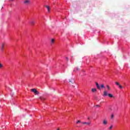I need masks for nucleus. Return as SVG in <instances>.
Listing matches in <instances>:
<instances>
[{
  "label": "nucleus",
  "instance_id": "f257e3e1",
  "mask_svg": "<svg viewBox=\"0 0 130 130\" xmlns=\"http://www.w3.org/2000/svg\"><path fill=\"white\" fill-rule=\"evenodd\" d=\"M23 4L26 6L30 5V0H24V1L23 2Z\"/></svg>",
  "mask_w": 130,
  "mask_h": 130
},
{
  "label": "nucleus",
  "instance_id": "a211bd4d",
  "mask_svg": "<svg viewBox=\"0 0 130 130\" xmlns=\"http://www.w3.org/2000/svg\"><path fill=\"white\" fill-rule=\"evenodd\" d=\"M112 128H113V125H111L110 127H109V129H112Z\"/></svg>",
  "mask_w": 130,
  "mask_h": 130
},
{
  "label": "nucleus",
  "instance_id": "4be33fe9",
  "mask_svg": "<svg viewBox=\"0 0 130 130\" xmlns=\"http://www.w3.org/2000/svg\"><path fill=\"white\" fill-rule=\"evenodd\" d=\"M3 68V64L2 63H0V69H2Z\"/></svg>",
  "mask_w": 130,
  "mask_h": 130
},
{
  "label": "nucleus",
  "instance_id": "0eeeda50",
  "mask_svg": "<svg viewBox=\"0 0 130 130\" xmlns=\"http://www.w3.org/2000/svg\"><path fill=\"white\" fill-rule=\"evenodd\" d=\"M83 124H86L87 125H90V124H91L90 122H82Z\"/></svg>",
  "mask_w": 130,
  "mask_h": 130
},
{
  "label": "nucleus",
  "instance_id": "f8f14e48",
  "mask_svg": "<svg viewBox=\"0 0 130 130\" xmlns=\"http://www.w3.org/2000/svg\"><path fill=\"white\" fill-rule=\"evenodd\" d=\"M39 99H40V100L42 101H44V100H45V99H44V98H43L42 96H40V97H39Z\"/></svg>",
  "mask_w": 130,
  "mask_h": 130
},
{
  "label": "nucleus",
  "instance_id": "dca6fc26",
  "mask_svg": "<svg viewBox=\"0 0 130 130\" xmlns=\"http://www.w3.org/2000/svg\"><path fill=\"white\" fill-rule=\"evenodd\" d=\"M113 117H114V115H113V114H112L111 116V118L112 119H113Z\"/></svg>",
  "mask_w": 130,
  "mask_h": 130
},
{
  "label": "nucleus",
  "instance_id": "c85d7f7f",
  "mask_svg": "<svg viewBox=\"0 0 130 130\" xmlns=\"http://www.w3.org/2000/svg\"><path fill=\"white\" fill-rule=\"evenodd\" d=\"M88 119H90V118H89V117H88Z\"/></svg>",
  "mask_w": 130,
  "mask_h": 130
},
{
  "label": "nucleus",
  "instance_id": "bb28decb",
  "mask_svg": "<svg viewBox=\"0 0 130 130\" xmlns=\"http://www.w3.org/2000/svg\"><path fill=\"white\" fill-rule=\"evenodd\" d=\"M82 72H83V73H84L85 71L83 70Z\"/></svg>",
  "mask_w": 130,
  "mask_h": 130
},
{
  "label": "nucleus",
  "instance_id": "9b49d317",
  "mask_svg": "<svg viewBox=\"0 0 130 130\" xmlns=\"http://www.w3.org/2000/svg\"><path fill=\"white\" fill-rule=\"evenodd\" d=\"M31 91H32V92H33L34 93H36V92L37 91V89L34 88V89H31Z\"/></svg>",
  "mask_w": 130,
  "mask_h": 130
},
{
  "label": "nucleus",
  "instance_id": "6ab92c4d",
  "mask_svg": "<svg viewBox=\"0 0 130 130\" xmlns=\"http://www.w3.org/2000/svg\"><path fill=\"white\" fill-rule=\"evenodd\" d=\"M115 84H116V85H117V86H119V85H120V84H119V83H118V82H115Z\"/></svg>",
  "mask_w": 130,
  "mask_h": 130
},
{
  "label": "nucleus",
  "instance_id": "ddd939ff",
  "mask_svg": "<svg viewBox=\"0 0 130 130\" xmlns=\"http://www.w3.org/2000/svg\"><path fill=\"white\" fill-rule=\"evenodd\" d=\"M53 43H54V39H53L51 40V45H52V44H53Z\"/></svg>",
  "mask_w": 130,
  "mask_h": 130
},
{
  "label": "nucleus",
  "instance_id": "7ed1b4c3",
  "mask_svg": "<svg viewBox=\"0 0 130 130\" xmlns=\"http://www.w3.org/2000/svg\"><path fill=\"white\" fill-rule=\"evenodd\" d=\"M69 82L71 84H74L75 83V79L74 78H71V79L69 80Z\"/></svg>",
  "mask_w": 130,
  "mask_h": 130
},
{
  "label": "nucleus",
  "instance_id": "1a4fd4ad",
  "mask_svg": "<svg viewBox=\"0 0 130 130\" xmlns=\"http://www.w3.org/2000/svg\"><path fill=\"white\" fill-rule=\"evenodd\" d=\"M92 92H93V93H96L97 92V89L96 88H92L91 89Z\"/></svg>",
  "mask_w": 130,
  "mask_h": 130
},
{
  "label": "nucleus",
  "instance_id": "5701e85b",
  "mask_svg": "<svg viewBox=\"0 0 130 130\" xmlns=\"http://www.w3.org/2000/svg\"><path fill=\"white\" fill-rule=\"evenodd\" d=\"M76 70H77V71H80V68H78V67H77V68H76Z\"/></svg>",
  "mask_w": 130,
  "mask_h": 130
},
{
  "label": "nucleus",
  "instance_id": "4468645a",
  "mask_svg": "<svg viewBox=\"0 0 130 130\" xmlns=\"http://www.w3.org/2000/svg\"><path fill=\"white\" fill-rule=\"evenodd\" d=\"M108 96L110 98H112V97H113V95H112V94H109Z\"/></svg>",
  "mask_w": 130,
  "mask_h": 130
},
{
  "label": "nucleus",
  "instance_id": "7c9ffc66",
  "mask_svg": "<svg viewBox=\"0 0 130 130\" xmlns=\"http://www.w3.org/2000/svg\"><path fill=\"white\" fill-rule=\"evenodd\" d=\"M74 72H76V70H74Z\"/></svg>",
  "mask_w": 130,
  "mask_h": 130
},
{
  "label": "nucleus",
  "instance_id": "39448f33",
  "mask_svg": "<svg viewBox=\"0 0 130 130\" xmlns=\"http://www.w3.org/2000/svg\"><path fill=\"white\" fill-rule=\"evenodd\" d=\"M108 92H107V91H106V90H105V91H104V94H103V96H108Z\"/></svg>",
  "mask_w": 130,
  "mask_h": 130
},
{
  "label": "nucleus",
  "instance_id": "b1692460",
  "mask_svg": "<svg viewBox=\"0 0 130 130\" xmlns=\"http://www.w3.org/2000/svg\"><path fill=\"white\" fill-rule=\"evenodd\" d=\"M66 59H67V61H69V58L68 57H66Z\"/></svg>",
  "mask_w": 130,
  "mask_h": 130
},
{
  "label": "nucleus",
  "instance_id": "f03ea898",
  "mask_svg": "<svg viewBox=\"0 0 130 130\" xmlns=\"http://www.w3.org/2000/svg\"><path fill=\"white\" fill-rule=\"evenodd\" d=\"M108 124V121H107L106 119H104L103 121V125H107Z\"/></svg>",
  "mask_w": 130,
  "mask_h": 130
},
{
  "label": "nucleus",
  "instance_id": "cd10ccee",
  "mask_svg": "<svg viewBox=\"0 0 130 130\" xmlns=\"http://www.w3.org/2000/svg\"><path fill=\"white\" fill-rule=\"evenodd\" d=\"M10 1V2H12V1H13V0H9Z\"/></svg>",
  "mask_w": 130,
  "mask_h": 130
},
{
  "label": "nucleus",
  "instance_id": "20e7f679",
  "mask_svg": "<svg viewBox=\"0 0 130 130\" xmlns=\"http://www.w3.org/2000/svg\"><path fill=\"white\" fill-rule=\"evenodd\" d=\"M5 47V43H2L1 45V50L2 51H4V48Z\"/></svg>",
  "mask_w": 130,
  "mask_h": 130
},
{
  "label": "nucleus",
  "instance_id": "f3484780",
  "mask_svg": "<svg viewBox=\"0 0 130 130\" xmlns=\"http://www.w3.org/2000/svg\"><path fill=\"white\" fill-rule=\"evenodd\" d=\"M119 86V88H120V89H122V86H121V85H120V84H119V85H118Z\"/></svg>",
  "mask_w": 130,
  "mask_h": 130
},
{
  "label": "nucleus",
  "instance_id": "9d476101",
  "mask_svg": "<svg viewBox=\"0 0 130 130\" xmlns=\"http://www.w3.org/2000/svg\"><path fill=\"white\" fill-rule=\"evenodd\" d=\"M46 8H47V9L48 10V12L49 13L50 12V8H49V6H46Z\"/></svg>",
  "mask_w": 130,
  "mask_h": 130
},
{
  "label": "nucleus",
  "instance_id": "412c9836",
  "mask_svg": "<svg viewBox=\"0 0 130 130\" xmlns=\"http://www.w3.org/2000/svg\"><path fill=\"white\" fill-rule=\"evenodd\" d=\"M107 88L108 90H110V87H109V86L107 85Z\"/></svg>",
  "mask_w": 130,
  "mask_h": 130
},
{
  "label": "nucleus",
  "instance_id": "393cba45",
  "mask_svg": "<svg viewBox=\"0 0 130 130\" xmlns=\"http://www.w3.org/2000/svg\"><path fill=\"white\" fill-rule=\"evenodd\" d=\"M79 122H81V121L78 120V121L76 122V123H79Z\"/></svg>",
  "mask_w": 130,
  "mask_h": 130
},
{
  "label": "nucleus",
  "instance_id": "423d86ee",
  "mask_svg": "<svg viewBox=\"0 0 130 130\" xmlns=\"http://www.w3.org/2000/svg\"><path fill=\"white\" fill-rule=\"evenodd\" d=\"M95 85H96V87L99 90H100L101 89V87L99 86V84H98V83L95 82Z\"/></svg>",
  "mask_w": 130,
  "mask_h": 130
},
{
  "label": "nucleus",
  "instance_id": "6e6552de",
  "mask_svg": "<svg viewBox=\"0 0 130 130\" xmlns=\"http://www.w3.org/2000/svg\"><path fill=\"white\" fill-rule=\"evenodd\" d=\"M35 23H36V22H35V21H34V20H31L30 21V24H31V25H32V26H34V25L35 24Z\"/></svg>",
  "mask_w": 130,
  "mask_h": 130
},
{
  "label": "nucleus",
  "instance_id": "2eb2a0df",
  "mask_svg": "<svg viewBox=\"0 0 130 130\" xmlns=\"http://www.w3.org/2000/svg\"><path fill=\"white\" fill-rule=\"evenodd\" d=\"M101 87L102 89H104V88H105V86H104V84H101Z\"/></svg>",
  "mask_w": 130,
  "mask_h": 130
},
{
  "label": "nucleus",
  "instance_id": "aec40b11",
  "mask_svg": "<svg viewBox=\"0 0 130 130\" xmlns=\"http://www.w3.org/2000/svg\"><path fill=\"white\" fill-rule=\"evenodd\" d=\"M35 94H36V95H38V94H39V92L37 90Z\"/></svg>",
  "mask_w": 130,
  "mask_h": 130
},
{
  "label": "nucleus",
  "instance_id": "c756f323",
  "mask_svg": "<svg viewBox=\"0 0 130 130\" xmlns=\"http://www.w3.org/2000/svg\"><path fill=\"white\" fill-rule=\"evenodd\" d=\"M57 130H59V128H57Z\"/></svg>",
  "mask_w": 130,
  "mask_h": 130
},
{
  "label": "nucleus",
  "instance_id": "a878e982",
  "mask_svg": "<svg viewBox=\"0 0 130 130\" xmlns=\"http://www.w3.org/2000/svg\"><path fill=\"white\" fill-rule=\"evenodd\" d=\"M96 106L97 107H100V106H99V105H97Z\"/></svg>",
  "mask_w": 130,
  "mask_h": 130
}]
</instances>
